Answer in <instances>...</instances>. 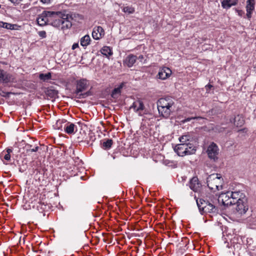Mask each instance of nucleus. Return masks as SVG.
<instances>
[{
	"label": "nucleus",
	"mask_w": 256,
	"mask_h": 256,
	"mask_svg": "<svg viewBox=\"0 0 256 256\" xmlns=\"http://www.w3.org/2000/svg\"><path fill=\"white\" fill-rule=\"evenodd\" d=\"M236 12L238 14V16H242L243 14H244V12L242 10H236Z\"/></svg>",
	"instance_id": "36"
},
{
	"label": "nucleus",
	"mask_w": 256,
	"mask_h": 256,
	"mask_svg": "<svg viewBox=\"0 0 256 256\" xmlns=\"http://www.w3.org/2000/svg\"><path fill=\"white\" fill-rule=\"evenodd\" d=\"M4 22H0V28H4Z\"/></svg>",
	"instance_id": "41"
},
{
	"label": "nucleus",
	"mask_w": 256,
	"mask_h": 256,
	"mask_svg": "<svg viewBox=\"0 0 256 256\" xmlns=\"http://www.w3.org/2000/svg\"><path fill=\"white\" fill-rule=\"evenodd\" d=\"M86 81L84 79L80 80L77 82L75 93L77 94L78 96L80 94V92L86 90Z\"/></svg>",
	"instance_id": "14"
},
{
	"label": "nucleus",
	"mask_w": 256,
	"mask_h": 256,
	"mask_svg": "<svg viewBox=\"0 0 256 256\" xmlns=\"http://www.w3.org/2000/svg\"><path fill=\"white\" fill-rule=\"evenodd\" d=\"M48 93L49 94H50L51 93H52V94H55V91L54 90H50V91H48Z\"/></svg>",
	"instance_id": "43"
},
{
	"label": "nucleus",
	"mask_w": 256,
	"mask_h": 256,
	"mask_svg": "<svg viewBox=\"0 0 256 256\" xmlns=\"http://www.w3.org/2000/svg\"><path fill=\"white\" fill-rule=\"evenodd\" d=\"M90 95V92H87L85 93H80L78 96H77V98H85L86 96Z\"/></svg>",
	"instance_id": "31"
},
{
	"label": "nucleus",
	"mask_w": 256,
	"mask_h": 256,
	"mask_svg": "<svg viewBox=\"0 0 256 256\" xmlns=\"http://www.w3.org/2000/svg\"><path fill=\"white\" fill-rule=\"evenodd\" d=\"M192 138L189 134H186L182 135L179 138L180 144H190V142L192 140Z\"/></svg>",
	"instance_id": "20"
},
{
	"label": "nucleus",
	"mask_w": 256,
	"mask_h": 256,
	"mask_svg": "<svg viewBox=\"0 0 256 256\" xmlns=\"http://www.w3.org/2000/svg\"><path fill=\"white\" fill-rule=\"evenodd\" d=\"M236 215L239 217L244 214L248 210V204L247 198H244V200L238 201V202L236 203Z\"/></svg>",
	"instance_id": "6"
},
{
	"label": "nucleus",
	"mask_w": 256,
	"mask_h": 256,
	"mask_svg": "<svg viewBox=\"0 0 256 256\" xmlns=\"http://www.w3.org/2000/svg\"><path fill=\"white\" fill-rule=\"evenodd\" d=\"M230 193L233 204L246 198L245 194L240 191L230 192Z\"/></svg>",
	"instance_id": "9"
},
{
	"label": "nucleus",
	"mask_w": 256,
	"mask_h": 256,
	"mask_svg": "<svg viewBox=\"0 0 256 256\" xmlns=\"http://www.w3.org/2000/svg\"><path fill=\"white\" fill-rule=\"evenodd\" d=\"M196 203L200 212H208L212 214L218 213V208L208 201L200 199L199 200H196Z\"/></svg>",
	"instance_id": "4"
},
{
	"label": "nucleus",
	"mask_w": 256,
	"mask_h": 256,
	"mask_svg": "<svg viewBox=\"0 0 256 256\" xmlns=\"http://www.w3.org/2000/svg\"><path fill=\"white\" fill-rule=\"evenodd\" d=\"M51 0H40V2L43 4H48L50 2Z\"/></svg>",
	"instance_id": "37"
},
{
	"label": "nucleus",
	"mask_w": 256,
	"mask_h": 256,
	"mask_svg": "<svg viewBox=\"0 0 256 256\" xmlns=\"http://www.w3.org/2000/svg\"><path fill=\"white\" fill-rule=\"evenodd\" d=\"M218 151L216 144L212 142L208 146L206 152L210 158L216 160L218 158Z\"/></svg>",
	"instance_id": "7"
},
{
	"label": "nucleus",
	"mask_w": 256,
	"mask_h": 256,
	"mask_svg": "<svg viewBox=\"0 0 256 256\" xmlns=\"http://www.w3.org/2000/svg\"><path fill=\"white\" fill-rule=\"evenodd\" d=\"M218 202H222L224 206H230L234 204L231 199V195L230 191L221 194L218 198Z\"/></svg>",
	"instance_id": "8"
},
{
	"label": "nucleus",
	"mask_w": 256,
	"mask_h": 256,
	"mask_svg": "<svg viewBox=\"0 0 256 256\" xmlns=\"http://www.w3.org/2000/svg\"><path fill=\"white\" fill-rule=\"evenodd\" d=\"M101 53L106 57L112 55V52L109 46H104L100 50Z\"/></svg>",
	"instance_id": "23"
},
{
	"label": "nucleus",
	"mask_w": 256,
	"mask_h": 256,
	"mask_svg": "<svg viewBox=\"0 0 256 256\" xmlns=\"http://www.w3.org/2000/svg\"><path fill=\"white\" fill-rule=\"evenodd\" d=\"M90 42V36L88 35H86L81 38L80 43L82 46L84 47L88 46Z\"/></svg>",
	"instance_id": "22"
},
{
	"label": "nucleus",
	"mask_w": 256,
	"mask_h": 256,
	"mask_svg": "<svg viewBox=\"0 0 256 256\" xmlns=\"http://www.w3.org/2000/svg\"><path fill=\"white\" fill-rule=\"evenodd\" d=\"M255 0H247L246 5V17L250 20L252 12L254 10Z\"/></svg>",
	"instance_id": "13"
},
{
	"label": "nucleus",
	"mask_w": 256,
	"mask_h": 256,
	"mask_svg": "<svg viewBox=\"0 0 256 256\" xmlns=\"http://www.w3.org/2000/svg\"><path fill=\"white\" fill-rule=\"evenodd\" d=\"M66 121L64 120H57L55 124V128L62 130L64 125L62 124H66Z\"/></svg>",
	"instance_id": "24"
},
{
	"label": "nucleus",
	"mask_w": 256,
	"mask_h": 256,
	"mask_svg": "<svg viewBox=\"0 0 256 256\" xmlns=\"http://www.w3.org/2000/svg\"><path fill=\"white\" fill-rule=\"evenodd\" d=\"M206 182L209 188L214 192L222 188V180L218 174L210 175L207 178Z\"/></svg>",
	"instance_id": "5"
},
{
	"label": "nucleus",
	"mask_w": 256,
	"mask_h": 256,
	"mask_svg": "<svg viewBox=\"0 0 256 256\" xmlns=\"http://www.w3.org/2000/svg\"><path fill=\"white\" fill-rule=\"evenodd\" d=\"M12 150L11 148H7L6 149V152H7V154H10L11 152H12Z\"/></svg>",
	"instance_id": "40"
},
{
	"label": "nucleus",
	"mask_w": 256,
	"mask_h": 256,
	"mask_svg": "<svg viewBox=\"0 0 256 256\" xmlns=\"http://www.w3.org/2000/svg\"><path fill=\"white\" fill-rule=\"evenodd\" d=\"M14 78L12 75L0 69V82L8 83L12 82Z\"/></svg>",
	"instance_id": "11"
},
{
	"label": "nucleus",
	"mask_w": 256,
	"mask_h": 256,
	"mask_svg": "<svg viewBox=\"0 0 256 256\" xmlns=\"http://www.w3.org/2000/svg\"><path fill=\"white\" fill-rule=\"evenodd\" d=\"M78 47V44L77 43L74 44L72 46V49L74 50L75 48Z\"/></svg>",
	"instance_id": "38"
},
{
	"label": "nucleus",
	"mask_w": 256,
	"mask_h": 256,
	"mask_svg": "<svg viewBox=\"0 0 256 256\" xmlns=\"http://www.w3.org/2000/svg\"><path fill=\"white\" fill-rule=\"evenodd\" d=\"M200 118V117H191V118H185L184 120H182V122L183 123H185L186 122H189L190 121V120H194V119H199Z\"/></svg>",
	"instance_id": "32"
},
{
	"label": "nucleus",
	"mask_w": 256,
	"mask_h": 256,
	"mask_svg": "<svg viewBox=\"0 0 256 256\" xmlns=\"http://www.w3.org/2000/svg\"><path fill=\"white\" fill-rule=\"evenodd\" d=\"M172 74V70L167 67H164L159 70L157 77L161 80H166Z\"/></svg>",
	"instance_id": "10"
},
{
	"label": "nucleus",
	"mask_w": 256,
	"mask_h": 256,
	"mask_svg": "<svg viewBox=\"0 0 256 256\" xmlns=\"http://www.w3.org/2000/svg\"><path fill=\"white\" fill-rule=\"evenodd\" d=\"M174 150L179 156H183L194 154L196 150L195 147L191 144H176Z\"/></svg>",
	"instance_id": "3"
},
{
	"label": "nucleus",
	"mask_w": 256,
	"mask_h": 256,
	"mask_svg": "<svg viewBox=\"0 0 256 256\" xmlns=\"http://www.w3.org/2000/svg\"><path fill=\"white\" fill-rule=\"evenodd\" d=\"M122 10L124 12H127L129 14H132L134 12V9L131 6H125L123 8Z\"/></svg>",
	"instance_id": "27"
},
{
	"label": "nucleus",
	"mask_w": 256,
	"mask_h": 256,
	"mask_svg": "<svg viewBox=\"0 0 256 256\" xmlns=\"http://www.w3.org/2000/svg\"><path fill=\"white\" fill-rule=\"evenodd\" d=\"M200 184L198 182V178L197 177H193L191 179L190 183V189L194 192H196L200 188Z\"/></svg>",
	"instance_id": "16"
},
{
	"label": "nucleus",
	"mask_w": 256,
	"mask_h": 256,
	"mask_svg": "<svg viewBox=\"0 0 256 256\" xmlns=\"http://www.w3.org/2000/svg\"><path fill=\"white\" fill-rule=\"evenodd\" d=\"M52 74L50 72H48L46 74H40L39 75V78L40 80H43L44 82L48 80L51 79Z\"/></svg>",
	"instance_id": "25"
},
{
	"label": "nucleus",
	"mask_w": 256,
	"mask_h": 256,
	"mask_svg": "<svg viewBox=\"0 0 256 256\" xmlns=\"http://www.w3.org/2000/svg\"><path fill=\"white\" fill-rule=\"evenodd\" d=\"M137 59L136 56L133 54L128 55L124 60V64L128 67H132L136 62Z\"/></svg>",
	"instance_id": "17"
},
{
	"label": "nucleus",
	"mask_w": 256,
	"mask_h": 256,
	"mask_svg": "<svg viewBox=\"0 0 256 256\" xmlns=\"http://www.w3.org/2000/svg\"><path fill=\"white\" fill-rule=\"evenodd\" d=\"M212 86H213L212 85H211V84H208V85L206 86V91H208Z\"/></svg>",
	"instance_id": "39"
},
{
	"label": "nucleus",
	"mask_w": 256,
	"mask_h": 256,
	"mask_svg": "<svg viewBox=\"0 0 256 256\" xmlns=\"http://www.w3.org/2000/svg\"><path fill=\"white\" fill-rule=\"evenodd\" d=\"M104 35V32L102 27L98 26L94 28L92 32V36L94 40H100Z\"/></svg>",
	"instance_id": "12"
},
{
	"label": "nucleus",
	"mask_w": 256,
	"mask_h": 256,
	"mask_svg": "<svg viewBox=\"0 0 256 256\" xmlns=\"http://www.w3.org/2000/svg\"><path fill=\"white\" fill-rule=\"evenodd\" d=\"M4 158L6 160H8V161L10 160V154H6L4 156Z\"/></svg>",
	"instance_id": "35"
},
{
	"label": "nucleus",
	"mask_w": 256,
	"mask_h": 256,
	"mask_svg": "<svg viewBox=\"0 0 256 256\" xmlns=\"http://www.w3.org/2000/svg\"><path fill=\"white\" fill-rule=\"evenodd\" d=\"M130 108H134V110L136 112H139L143 110L144 108V106L142 102L138 100L134 102Z\"/></svg>",
	"instance_id": "18"
},
{
	"label": "nucleus",
	"mask_w": 256,
	"mask_h": 256,
	"mask_svg": "<svg viewBox=\"0 0 256 256\" xmlns=\"http://www.w3.org/2000/svg\"><path fill=\"white\" fill-rule=\"evenodd\" d=\"M137 58L142 60L144 58V56L142 55H140L138 58Z\"/></svg>",
	"instance_id": "42"
},
{
	"label": "nucleus",
	"mask_w": 256,
	"mask_h": 256,
	"mask_svg": "<svg viewBox=\"0 0 256 256\" xmlns=\"http://www.w3.org/2000/svg\"><path fill=\"white\" fill-rule=\"evenodd\" d=\"M15 24H11L4 22V28L8 30H14V29Z\"/></svg>",
	"instance_id": "30"
},
{
	"label": "nucleus",
	"mask_w": 256,
	"mask_h": 256,
	"mask_svg": "<svg viewBox=\"0 0 256 256\" xmlns=\"http://www.w3.org/2000/svg\"><path fill=\"white\" fill-rule=\"evenodd\" d=\"M234 124L236 126H242L244 122L243 117L240 116L238 115L234 118Z\"/></svg>",
	"instance_id": "21"
},
{
	"label": "nucleus",
	"mask_w": 256,
	"mask_h": 256,
	"mask_svg": "<svg viewBox=\"0 0 256 256\" xmlns=\"http://www.w3.org/2000/svg\"><path fill=\"white\" fill-rule=\"evenodd\" d=\"M174 102L170 98H160L157 102L159 113L164 118H168L174 110Z\"/></svg>",
	"instance_id": "2"
},
{
	"label": "nucleus",
	"mask_w": 256,
	"mask_h": 256,
	"mask_svg": "<svg viewBox=\"0 0 256 256\" xmlns=\"http://www.w3.org/2000/svg\"><path fill=\"white\" fill-rule=\"evenodd\" d=\"M28 147H30V148L26 150V152L28 154L33 152H36L40 149V147L38 146H36L34 148H31L32 146L30 145L28 146Z\"/></svg>",
	"instance_id": "28"
},
{
	"label": "nucleus",
	"mask_w": 256,
	"mask_h": 256,
	"mask_svg": "<svg viewBox=\"0 0 256 256\" xmlns=\"http://www.w3.org/2000/svg\"><path fill=\"white\" fill-rule=\"evenodd\" d=\"M122 88V86H120L118 88H115L112 92V96L114 97L116 94H120V89Z\"/></svg>",
	"instance_id": "29"
},
{
	"label": "nucleus",
	"mask_w": 256,
	"mask_h": 256,
	"mask_svg": "<svg viewBox=\"0 0 256 256\" xmlns=\"http://www.w3.org/2000/svg\"><path fill=\"white\" fill-rule=\"evenodd\" d=\"M113 141L111 139H108L102 143V147L104 149H109L111 148Z\"/></svg>",
	"instance_id": "26"
},
{
	"label": "nucleus",
	"mask_w": 256,
	"mask_h": 256,
	"mask_svg": "<svg viewBox=\"0 0 256 256\" xmlns=\"http://www.w3.org/2000/svg\"><path fill=\"white\" fill-rule=\"evenodd\" d=\"M38 35L40 37L42 38H44L46 37V32L45 31H44V30H42V31H40L38 32Z\"/></svg>",
	"instance_id": "33"
},
{
	"label": "nucleus",
	"mask_w": 256,
	"mask_h": 256,
	"mask_svg": "<svg viewBox=\"0 0 256 256\" xmlns=\"http://www.w3.org/2000/svg\"><path fill=\"white\" fill-rule=\"evenodd\" d=\"M238 0H223L222 6L224 8H229L232 6L236 4Z\"/></svg>",
	"instance_id": "19"
},
{
	"label": "nucleus",
	"mask_w": 256,
	"mask_h": 256,
	"mask_svg": "<svg viewBox=\"0 0 256 256\" xmlns=\"http://www.w3.org/2000/svg\"><path fill=\"white\" fill-rule=\"evenodd\" d=\"M72 16L67 14L66 10L52 12L44 11L37 18L38 25L44 26L50 24L59 29L64 30L71 28Z\"/></svg>",
	"instance_id": "1"
},
{
	"label": "nucleus",
	"mask_w": 256,
	"mask_h": 256,
	"mask_svg": "<svg viewBox=\"0 0 256 256\" xmlns=\"http://www.w3.org/2000/svg\"><path fill=\"white\" fill-rule=\"evenodd\" d=\"M14 5L16 6L22 0H9Z\"/></svg>",
	"instance_id": "34"
},
{
	"label": "nucleus",
	"mask_w": 256,
	"mask_h": 256,
	"mask_svg": "<svg viewBox=\"0 0 256 256\" xmlns=\"http://www.w3.org/2000/svg\"><path fill=\"white\" fill-rule=\"evenodd\" d=\"M64 129L66 132L68 134H72L77 130V128L76 126L71 122H66V124H64Z\"/></svg>",
	"instance_id": "15"
}]
</instances>
